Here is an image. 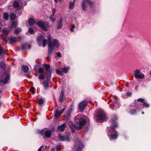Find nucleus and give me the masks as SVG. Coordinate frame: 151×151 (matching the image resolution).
Instances as JSON below:
<instances>
[{"instance_id":"412c9836","label":"nucleus","mask_w":151,"mask_h":151,"mask_svg":"<svg viewBox=\"0 0 151 151\" xmlns=\"http://www.w3.org/2000/svg\"><path fill=\"white\" fill-rule=\"evenodd\" d=\"M9 32L8 29L7 28H4L3 29L2 33L4 36H6L7 35Z\"/></svg>"},{"instance_id":"a211bd4d","label":"nucleus","mask_w":151,"mask_h":151,"mask_svg":"<svg viewBox=\"0 0 151 151\" xmlns=\"http://www.w3.org/2000/svg\"><path fill=\"white\" fill-rule=\"evenodd\" d=\"M53 44L54 46H55L57 48H58L59 46V43L57 40L54 39L53 41Z\"/></svg>"},{"instance_id":"e2e57ef3","label":"nucleus","mask_w":151,"mask_h":151,"mask_svg":"<svg viewBox=\"0 0 151 151\" xmlns=\"http://www.w3.org/2000/svg\"><path fill=\"white\" fill-rule=\"evenodd\" d=\"M142 114H144V112H142Z\"/></svg>"},{"instance_id":"37998d69","label":"nucleus","mask_w":151,"mask_h":151,"mask_svg":"<svg viewBox=\"0 0 151 151\" xmlns=\"http://www.w3.org/2000/svg\"><path fill=\"white\" fill-rule=\"evenodd\" d=\"M46 42V39H44L42 40V45L44 47H45Z\"/></svg>"},{"instance_id":"3c124183","label":"nucleus","mask_w":151,"mask_h":151,"mask_svg":"<svg viewBox=\"0 0 151 151\" xmlns=\"http://www.w3.org/2000/svg\"><path fill=\"white\" fill-rule=\"evenodd\" d=\"M3 36H4L3 35ZM7 37H3V40L6 42H7Z\"/></svg>"},{"instance_id":"13d9d810","label":"nucleus","mask_w":151,"mask_h":151,"mask_svg":"<svg viewBox=\"0 0 151 151\" xmlns=\"http://www.w3.org/2000/svg\"><path fill=\"white\" fill-rule=\"evenodd\" d=\"M65 109V108H64L60 112V113H61V114H62V113L64 111Z\"/></svg>"},{"instance_id":"c85d7f7f","label":"nucleus","mask_w":151,"mask_h":151,"mask_svg":"<svg viewBox=\"0 0 151 151\" xmlns=\"http://www.w3.org/2000/svg\"><path fill=\"white\" fill-rule=\"evenodd\" d=\"M44 39V37L42 35H39L37 37V41L39 42H40Z\"/></svg>"},{"instance_id":"72a5a7b5","label":"nucleus","mask_w":151,"mask_h":151,"mask_svg":"<svg viewBox=\"0 0 151 151\" xmlns=\"http://www.w3.org/2000/svg\"><path fill=\"white\" fill-rule=\"evenodd\" d=\"M41 66V64L40 63H39L37 64L35 66V68L36 70L39 69V68H40V67Z\"/></svg>"},{"instance_id":"473e14b6","label":"nucleus","mask_w":151,"mask_h":151,"mask_svg":"<svg viewBox=\"0 0 151 151\" xmlns=\"http://www.w3.org/2000/svg\"><path fill=\"white\" fill-rule=\"evenodd\" d=\"M21 31V29L20 28H16L14 32L15 33L17 34L19 33Z\"/></svg>"},{"instance_id":"680f3d73","label":"nucleus","mask_w":151,"mask_h":151,"mask_svg":"<svg viewBox=\"0 0 151 151\" xmlns=\"http://www.w3.org/2000/svg\"><path fill=\"white\" fill-rule=\"evenodd\" d=\"M150 75L151 76V71L150 72Z\"/></svg>"},{"instance_id":"f03ea898","label":"nucleus","mask_w":151,"mask_h":151,"mask_svg":"<svg viewBox=\"0 0 151 151\" xmlns=\"http://www.w3.org/2000/svg\"><path fill=\"white\" fill-rule=\"evenodd\" d=\"M117 127V124H115L114 126L111 125L108 129V136L111 139H115L118 136V133L114 129Z\"/></svg>"},{"instance_id":"2f4dec72","label":"nucleus","mask_w":151,"mask_h":151,"mask_svg":"<svg viewBox=\"0 0 151 151\" xmlns=\"http://www.w3.org/2000/svg\"><path fill=\"white\" fill-rule=\"evenodd\" d=\"M74 6V3L73 2H70L69 6V8L70 9H72L73 8Z\"/></svg>"},{"instance_id":"49530a36","label":"nucleus","mask_w":151,"mask_h":151,"mask_svg":"<svg viewBox=\"0 0 151 151\" xmlns=\"http://www.w3.org/2000/svg\"><path fill=\"white\" fill-rule=\"evenodd\" d=\"M56 11V9H52V14L51 15H52V16H54L55 15V13Z\"/></svg>"},{"instance_id":"c03bdc74","label":"nucleus","mask_w":151,"mask_h":151,"mask_svg":"<svg viewBox=\"0 0 151 151\" xmlns=\"http://www.w3.org/2000/svg\"><path fill=\"white\" fill-rule=\"evenodd\" d=\"M62 26V24L61 23H58L57 27V29H59L60 28H61Z\"/></svg>"},{"instance_id":"4c0bfd02","label":"nucleus","mask_w":151,"mask_h":151,"mask_svg":"<svg viewBox=\"0 0 151 151\" xmlns=\"http://www.w3.org/2000/svg\"><path fill=\"white\" fill-rule=\"evenodd\" d=\"M6 53V52L3 49L2 47L0 48V55L2 54H4Z\"/></svg>"},{"instance_id":"7c9ffc66","label":"nucleus","mask_w":151,"mask_h":151,"mask_svg":"<svg viewBox=\"0 0 151 151\" xmlns=\"http://www.w3.org/2000/svg\"><path fill=\"white\" fill-rule=\"evenodd\" d=\"M3 18L6 20H7L9 18V15L7 13H4L3 15Z\"/></svg>"},{"instance_id":"c9c22d12","label":"nucleus","mask_w":151,"mask_h":151,"mask_svg":"<svg viewBox=\"0 0 151 151\" xmlns=\"http://www.w3.org/2000/svg\"><path fill=\"white\" fill-rule=\"evenodd\" d=\"M17 23L15 22H13L11 25V27H16L17 26Z\"/></svg>"},{"instance_id":"a19ab883","label":"nucleus","mask_w":151,"mask_h":151,"mask_svg":"<svg viewBox=\"0 0 151 151\" xmlns=\"http://www.w3.org/2000/svg\"><path fill=\"white\" fill-rule=\"evenodd\" d=\"M45 76L43 74L40 75L38 76L39 79H40L42 80H43L45 78Z\"/></svg>"},{"instance_id":"052dcab7","label":"nucleus","mask_w":151,"mask_h":151,"mask_svg":"<svg viewBox=\"0 0 151 151\" xmlns=\"http://www.w3.org/2000/svg\"><path fill=\"white\" fill-rule=\"evenodd\" d=\"M55 2H56V3H57L58 2V0H55Z\"/></svg>"},{"instance_id":"ddd939ff","label":"nucleus","mask_w":151,"mask_h":151,"mask_svg":"<svg viewBox=\"0 0 151 151\" xmlns=\"http://www.w3.org/2000/svg\"><path fill=\"white\" fill-rule=\"evenodd\" d=\"M10 77V76L9 74L8 73H7L4 80H1L0 79V83L1 84L3 83L4 84H6L9 80Z\"/></svg>"},{"instance_id":"8fccbe9b","label":"nucleus","mask_w":151,"mask_h":151,"mask_svg":"<svg viewBox=\"0 0 151 151\" xmlns=\"http://www.w3.org/2000/svg\"><path fill=\"white\" fill-rule=\"evenodd\" d=\"M56 149L57 151H60L61 150V148L59 146H57Z\"/></svg>"},{"instance_id":"603ef678","label":"nucleus","mask_w":151,"mask_h":151,"mask_svg":"<svg viewBox=\"0 0 151 151\" xmlns=\"http://www.w3.org/2000/svg\"><path fill=\"white\" fill-rule=\"evenodd\" d=\"M57 55L58 57H60L61 56V55L60 52L57 53Z\"/></svg>"},{"instance_id":"f704fd0d","label":"nucleus","mask_w":151,"mask_h":151,"mask_svg":"<svg viewBox=\"0 0 151 151\" xmlns=\"http://www.w3.org/2000/svg\"><path fill=\"white\" fill-rule=\"evenodd\" d=\"M143 106L145 107L148 108L149 106V104L146 101H145L143 104Z\"/></svg>"},{"instance_id":"6e6d98bb","label":"nucleus","mask_w":151,"mask_h":151,"mask_svg":"<svg viewBox=\"0 0 151 151\" xmlns=\"http://www.w3.org/2000/svg\"><path fill=\"white\" fill-rule=\"evenodd\" d=\"M48 40L49 41V42H51V37L50 35L48 36Z\"/></svg>"},{"instance_id":"cd10ccee","label":"nucleus","mask_w":151,"mask_h":151,"mask_svg":"<svg viewBox=\"0 0 151 151\" xmlns=\"http://www.w3.org/2000/svg\"><path fill=\"white\" fill-rule=\"evenodd\" d=\"M45 129H43L41 130H38L37 131V132L39 134H41L43 136L44 134V131Z\"/></svg>"},{"instance_id":"e433bc0d","label":"nucleus","mask_w":151,"mask_h":151,"mask_svg":"<svg viewBox=\"0 0 151 151\" xmlns=\"http://www.w3.org/2000/svg\"><path fill=\"white\" fill-rule=\"evenodd\" d=\"M29 32L31 34H33L35 32V31L32 28H29L28 30Z\"/></svg>"},{"instance_id":"f257e3e1","label":"nucleus","mask_w":151,"mask_h":151,"mask_svg":"<svg viewBox=\"0 0 151 151\" xmlns=\"http://www.w3.org/2000/svg\"><path fill=\"white\" fill-rule=\"evenodd\" d=\"M75 125H73L70 126V128L72 129V131L73 133L75 132V130L73 129L74 128L76 129H80L84 126L86 123V120L83 118H79V115H78L75 117Z\"/></svg>"},{"instance_id":"a18cd8bd","label":"nucleus","mask_w":151,"mask_h":151,"mask_svg":"<svg viewBox=\"0 0 151 151\" xmlns=\"http://www.w3.org/2000/svg\"><path fill=\"white\" fill-rule=\"evenodd\" d=\"M54 16H52V15H51L49 18L50 20L52 22H54L55 21V18H53V17Z\"/></svg>"},{"instance_id":"1a4fd4ad","label":"nucleus","mask_w":151,"mask_h":151,"mask_svg":"<svg viewBox=\"0 0 151 151\" xmlns=\"http://www.w3.org/2000/svg\"><path fill=\"white\" fill-rule=\"evenodd\" d=\"M48 50L47 54L48 56H50L52 54L53 51V46L52 45V43L51 42H48Z\"/></svg>"},{"instance_id":"4be33fe9","label":"nucleus","mask_w":151,"mask_h":151,"mask_svg":"<svg viewBox=\"0 0 151 151\" xmlns=\"http://www.w3.org/2000/svg\"><path fill=\"white\" fill-rule=\"evenodd\" d=\"M36 22H37L36 21H35L34 19H29L28 23L29 25H33L35 23L36 24Z\"/></svg>"},{"instance_id":"b1692460","label":"nucleus","mask_w":151,"mask_h":151,"mask_svg":"<svg viewBox=\"0 0 151 151\" xmlns=\"http://www.w3.org/2000/svg\"><path fill=\"white\" fill-rule=\"evenodd\" d=\"M22 69L24 72H26L28 71L29 68L28 66L25 65H23L22 66Z\"/></svg>"},{"instance_id":"58836bf2","label":"nucleus","mask_w":151,"mask_h":151,"mask_svg":"<svg viewBox=\"0 0 151 151\" xmlns=\"http://www.w3.org/2000/svg\"><path fill=\"white\" fill-rule=\"evenodd\" d=\"M137 101L138 102H140L142 103H144L145 101V100L143 99L142 98H139L137 99Z\"/></svg>"},{"instance_id":"bb28decb","label":"nucleus","mask_w":151,"mask_h":151,"mask_svg":"<svg viewBox=\"0 0 151 151\" xmlns=\"http://www.w3.org/2000/svg\"><path fill=\"white\" fill-rule=\"evenodd\" d=\"M118 103V100L116 99H115V101L113 102L114 106H116L118 108L119 107V104Z\"/></svg>"},{"instance_id":"2eb2a0df","label":"nucleus","mask_w":151,"mask_h":151,"mask_svg":"<svg viewBox=\"0 0 151 151\" xmlns=\"http://www.w3.org/2000/svg\"><path fill=\"white\" fill-rule=\"evenodd\" d=\"M14 7L17 10H19L21 9V7L19 5V3L17 1H14L13 2Z\"/></svg>"},{"instance_id":"ea45409f","label":"nucleus","mask_w":151,"mask_h":151,"mask_svg":"<svg viewBox=\"0 0 151 151\" xmlns=\"http://www.w3.org/2000/svg\"><path fill=\"white\" fill-rule=\"evenodd\" d=\"M37 70L38 71L39 73H43L44 72V70L41 68H39V69H38Z\"/></svg>"},{"instance_id":"bf43d9fd","label":"nucleus","mask_w":151,"mask_h":151,"mask_svg":"<svg viewBox=\"0 0 151 151\" xmlns=\"http://www.w3.org/2000/svg\"><path fill=\"white\" fill-rule=\"evenodd\" d=\"M127 94L129 96H130L131 94V93H130L129 92L127 93Z\"/></svg>"},{"instance_id":"c756f323","label":"nucleus","mask_w":151,"mask_h":151,"mask_svg":"<svg viewBox=\"0 0 151 151\" xmlns=\"http://www.w3.org/2000/svg\"><path fill=\"white\" fill-rule=\"evenodd\" d=\"M60 68L59 69H56V72L58 74L62 76L63 74V72L60 70H61Z\"/></svg>"},{"instance_id":"0e129e2a","label":"nucleus","mask_w":151,"mask_h":151,"mask_svg":"<svg viewBox=\"0 0 151 151\" xmlns=\"http://www.w3.org/2000/svg\"><path fill=\"white\" fill-rule=\"evenodd\" d=\"M59 1H60L61 0H59Z\"/></svg>"},{"instance_id":"f3484780","label":"nucleus","mask_w":151,"mask_h":151,"mask_svg":"<svg viewBox=\"0 0 151 151\" xmlns=\"http://www.w3.org/2000/svg\"><path fill=\"white\" fill-rule=\"evenodd\" d=\"M117 119V118L116 115H114L113 116L111 119V121L112 123V124H111V125H113L114 126L116 124H117L116 121Z\"/></svg>"},{"instance_id":"0eeeda50","label":"nucleus","mask_w":151,"mask_h":151,"mask_svg":"<svg viewBox=\"0 0 151 151\" xmlns=\"http://www.w3.org/2000/svg\"><path fill=\"white\" fill-rule=\"evenodd\" d=\"M87 102L86 101L84 100L80 103L78 105V107L81 112L83 111L85 107L86 106Z\"/></svg>"},{"instance_id":"a878e982","label":"nucleus","mask_w":151,"mask_h":151,"mask_svg":"<svg viewBox=\"0 0 151 151\" xmlns=\"http://www.w3.org/2000/svg\"><path fill=\"white\" fill-rule=\"evenodd\" d=\"M16 18V15L14 13H12L10 15V19L12 21Z\"/></svg>"},{"instance_id":"4d7b16f0","label":"nucleus","mask_w":151,"mask_h":151,"mask_svg":"<svg viewBox=\"0 0 151 151\" xmlns=\"http://www.w3.org/2000/svg\"><path fill=\"white\" fill-rule=\"evenodd\" d=\"M63 21V20L62 18H60L59 19V21L58 23H62Z\"/></svg>"},{"instance_id":"7ed1b4c3","label":"nucleus","mask_w":151,"mask_h":151,"mask_svg":"<svg viewBox=\"0 0 151 151\" xmlns=\"http://www.w3.org/2000/svg\"><path fill=\"white\" fill-rule=\"evenodd\" d=\"M84 145L82 142L78 139H77L73 150V151H81Z\"/></svg>"},{"instance_id":"de8ad7c7","label":"nucleus","mask_w":151,"mask_h":151,"mask_svg":"<svg viewBox=\"0 0 151 151\" xmlns=\"http://www.w3.org/2000/svg\"><path fill=\"white\" fill-rule=\"evenodd\" d=\"M75 28V25L74 24H73L72 25L71 28L70 29V31L73 32L74 31L73 29Z\"/></svg>"},{"instance_id":"f8f14e48","label":"nucleus","mask_w":151,"mask_h":151,"mask_svg":"<svg viewBox=\"0 0 151 151\" xmlns=\"http://www.w3.org/2000/svg\"><path fill=\"white\" fill-rule=\"evenodd\" d=\"M59 101L60 102H63L65 99L64 92L63 91H61L58 99Z\"/></svg>"},{"instance_id":"393cba45","label":"nucleus","mask_w":151,"mask_h":151,"mask_svg":"<svg viewBox=\"0 0 151 151\" xmlns=\"http://www.w3.org/2000/svg\"><path fill=\"white\" fill-rule=\"evenodd\" d=\"M69 69V68H67L66 67H64L63 68H60V69L62 70V72H63L65 73H68V70Z\"/></svg>"},{"instance_id":"6ab92c4d","label":"nucleus","mask_w":151,"mask_h":151,"mask_svg":"<svg viewBox=\"0 0 151 151\" xmlns=\"http://www.w3.org/2000/svg\"><path fill=\"white\" fill-rule=\"evenodd\" d=\"M82 8L83 10L86 11L87 9V6L85 1L83 0L82 1Z\"/></svg>"},{"instance_id":"69168bd1","label":"nucleus","mask_w":151,"mask_h":151,"mask_svg":"<svg viewBox=\"0 0 151 151\" xmlns=\"http://www.w3.org/2000/svg\"><path fill=\"white\" fill-rule=\"evenodd\" d=\"M53 151H54V149H53Z\"/></svg>"},{"instance_id":"9b49d317","label":"nucleus","mask_w":151,"mask_h":151,"mask_svg":"<svg viewBox=\"0 0 151 151\" xmlns=\"http://www.w3.org/2000/svg\"><path fill=\"white\" fill-rule=\"evenodd\" d=\"M44 135L47 138H49L51 136L52 134V131L51 130H46L44 129Z\"/></svg>"},{"instance_id":"79ce46f5","label":"nucleus","mask_w":151,"mask_h":151,"mask_svg":"<svg viewBox=\"0 0 151 151\" xmlns=\"http://www.w3.org/2000/svg\"><path fill=\"white\" fill-rule=\"evenodd\" d=\"M38 103L39 104L42 105L43 104L44 101L42 99H40L39 100Z\"/></svg>"},{"instance_id":"39448f33","label":"nucleus","mask_w":151,"mask_h":151,"mask_svg":"<svg viewBox=\"0 0 151 151\" xmlns=\"http://www.w3.org/2000/svg\"><path fill=\"white\" fill-rule=\"evenodd\" d=\"M44 67L45 68V70L46 71V76L47 78V80L50 79L51 78V72L50 70V67L49 65L45 64L44 65Z\"/></svg>"},{"instance_id":"4468645a","label":"nucleus","mask_w":151,"mask_h":151,"mask_svg":"<svg viewBox=\"0 0 151 151\" xmlns=\"http://www.w3.org/2000/svg\"><path fill=\"white\" fill-rule=\"evenodd\" d=\"M66 127V126L65 123L63 124L62 125L58 126L57 127V129L58 131L60 132H63L65 128Z\"/></svg>"},{"instance_id":"09e8293b","label":"nucleus","mask_w":151,"mask_h":151,"mask_svg":"<svg viewBox=\"0 0 151 151\" xmlns=\"http://www.w3.org/2000/svg\"><path fill=\"white\" fill-rule=\"evenodd\" d=\"M35 88L34 87H32L30 89V91L33 93V94H34L35 93V92L34 91V90Z\"/></svg>"},{"instance_id":"20e7f679","label":"nucleus","mask_w":151,"mask_h":151,"mask_svg":"<svg viewBox=\"0 0 151 151\" xmlns=\"http://www.w3.org/2000/svg\"><path fill=\"white\" fill-rule=\"evenodd\" d=\"M36 24L39 27L42 28V29L45 31L47 30V28L49 26V24L48 22H44L38 21L37 22H36Z\"/></svg>"},{"instance_id":"dca6fc26","label":"nucleus","mask_w":151,"mask_h":151,"mask_svg":"<svg viewBox=\"0 0 151 151\" xmlns=\"http://www.w3.org/2000/svg\"><path fill=\"white\" fill-rule=\"evenodd\" d=\"M50 80V79L47 80V81H44L42 83V84L44 87V88L45 89H47L48 88L49 86V83L48 81H49Z\"/></svg>"},{"instance_id":"6e6552de","label":"nucleus","mask_w":151,"mask_h":151,"mask_svg":"<svg viewBox=\"0 0 151 151\" xmlns=\"http://www.w3.org/2000/svg\"><path fill=\"white\" fill-rule=\"evenodd\" d=\"M69 135L70 134L69 133H67V134L65 135V136L59 135L58 138L59 139V140L61 141H69Z\"/></svg>"},{"instance_id":"5701e85b","label":"nucleus","mask_w":151,"mask_h":151,"mask_svg":"<svg viewBox=\"0 0 151 151\" xmlns=\"http://www.w3.org/2000/svg\"><path fill=\"white\" fill-rule=\"evenodd\" d=\"M9 40H10L9 43L11 44L15 43L16 41L15 37H11Z\"/></svg>"},{"instance_id":"9d476101","label":"nucleus","mask_w":151,"mask_h":151,"mask_svg":"<svg viewBox=\"0 0 151 151\" xmlns=\"http://www.w3.org/2000/svg\"><path fill=\"white\" fill-rule=\"evenodd\" d=\"M98 119L101 121L104 120L106 118L105 113L102 111H100L99 112L98 115Z\"/></svg>"},{"instance_id":"aec40b11","label":"nucleus","mask_w":151,"mask_h":151,"mask_svg":"<svg viewBox=\"0 0 151 151\" xmlns=\"http://www.w3.org/2000/svg\"><path fill=\"white\" fill-rule=\"evenodd\" d=\"M61 113H60L58 110H57L55 112L54 117L55 118H58L61 115Z\"/></svg>"},{"instance_id":"864d4df0","label":"nucleus","mask_w":151,"mask_h":151,"mask_svg":"<svg viewBox=\"0 0 151 151\" xmlns=\"http://www.w3.org/2000/svg\"><path fill=\"white\" fill-rule=\"evenodd\" d=\"M22 50H24L26 49V47L24 45H22Z\"/></svg>"},{"instance_id":"423d86ee","label":"nucleus","mask_w":151,"mask_h":151,"mask_svg":"<svg viewBox=\"0 0 151 151\" xmlns=\"http://www.w3.org/2000/svg\"><path fill=\"white\" fill-rule=\"evenodd\" d=\"M134 75L137 79H143L144 78V75L143 74H141V72L138 70H136L134 71Z\"/></svg>"},{"instance_id":"5fc2aeb1","label":"nucleus","mask_w":151,"mask_h":151,"mask_svg":"<svg viewBox=\"0 0 151 151\" xmlns=\"http://www.w3.org/2000/svg\"><path fill=\"white\" fill-rule=\"evenodd\" d=\"M43 147V146H41L38 149V151H42V149Z\"/></svg>"}]
</instances>
